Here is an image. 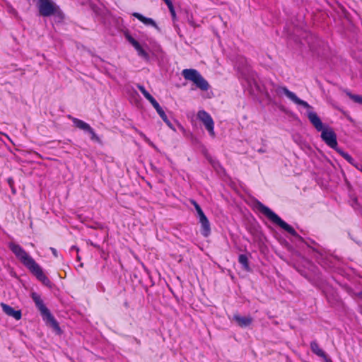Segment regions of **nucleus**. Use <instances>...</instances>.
<instances>
[{
    "label": "nucleus",
    "mask_w": 362,
    "mask_h": 362,
    "mask_svg": "<svg viewBox=\"0 0 362 362\" xmlns=\"http://www.w3.org/2000/svg\"><path fill=\"white\" fill-rule=\"evenodd\" d=\"M37 7L42 16H55L60 18H63V13L59 6L52 0H37Z\"/></svg>",
    "instance_id": "4"
},
{
    "label": "nucleus",
    "mask_w": 362,
    "mask_h": 362,
    "mask_svg": "<svg viewBox=\"0 0 362 362\" xmlns=\"http://www.w3.org/2000/svg\"><path fill=\"white\" fill-rule=\"evenodd\" d=\"M311 351L320 357H325V352L321 349L316 341L310 342Z\"/></svg>",
    "instance_id": "17"
},
{
    "label": "nucleus",
    "mask_w": 362,
    "mask_h": 362,
    "mask_svg": "<svg viewBox=\"0 0 362 362\" xmlns=\"http://www.w3.org/2000/svg\"><path fill=\"white\" fill-rule=\"evenodd\" d=\"M71 248L76 250L77 252L79 250L78 248H77L76 246H73Z\"/></svg>",
    "instance_id": "29"
},
{
    "label": "nucleus",
    "mask_w": 362,
    "mask_h": 362,
    "mask_svg": "<svg viewBox=\"0 0 362 362\" xmlns=\"http://www.w3.org/2000/svg\"><path fill=\"white\" fill-rule=\"evenodd\" d=\"M245 66H247V61H246V60H245Z\"/></svg>",
    "instance_id": "33"
},
{
    "label": "nucleus",
    "mask_w": 362,
    "mask_h": 362,
    "mask_svg": "<svg viewBox=\"0 0 362 362\" xmlns=\"http://www.w3.org/2000/svg\"><path fill=\"white\" fill-rule=\"evenodd\" d=\"M344 92L346 93V95H348L349 98H351L354 102L358 104H362V95L352 94L348 90H345Z\"/></svg>",
    "instance_id": "19"
},
{
    "label": "nucleus",
    "mask_w": 362,
    "mask_h": 362,
    "mask_svg": "<svg viewBox=\"0 0 362 362\" xmlns=\"http://www.w3.org/2000/svg\"><path fill=\"white\" fill-rule=\"evenodd\" d=\"M182 75L186 80L192 81L202 90L209 88V83L196 69H183Z\"/></svg>",
    "instance_id": "5"
},
{
    "label": "nucleus",
    "mask_w": 362,
    "mask_h": 362,
    "mask_svg": "<svg viewBox=\"0 0 362 362\" xmlns=\"http://www.w3.org/2000/svg\"><path fill=\"white\" fill-rule=\"evenodd\" d=\"M127 40L134 47L137 51L138 54L144 59L148 58V53L143 49L140 44L128 33L124 34Z\"/></svg>",
    "instance_id": "10"
},
{
    "label": "nucleus",
    "mask_w": 362,
    "mask_h": 362,
    "mask_svg": "<svg viewBox=\"0 0 362 362\" xmlns=\"http://www.w3.org/2000/svg\"><path fill=\"white\" fill-rule=\"evenodd\" d=\"M135 341H136L137 344H140V340L137 339H135Z\"/></svg>",
    "instance_id": "31"
},
{
    "label": "nucleus",
    "mask_w": 362,
    "mask_h": 362,
    "mask_svg": "<svg viewBox=\"0 0 362 362\" xmlns=\"http://www.w3.org/2000/svg\"><path fill=\"white\" fill-rule=\"evenodd\" d=\"M169 10H170V12L172 15V16L174 18L175 17V9H174V7H173V5L171 4V6H168Z\"/></svg>",
    "instance_id": "23"
},
{
    "label": "nucleus",
    "mask_w": 362,
    "mask_h": 362,
    "mask_svg": "<svg viewBox=\"0 0 362 362\" xmlns=\"http://www.w3.org/2000/svg\"><path fill=\"white\" fill-rule=\"evenodd\" d=\"M91 245H93V247H96V248H99V245H98L97 244H93V243H90Z\"/></svg>",
    "instance_id": "28"
},
{
    "label": "nucleus",
    "mask_w": 362,
    "mask_h": 362,
    "mask_svg": "<svg viewBox=\"0 0 362 362\" xmlns=\"http://www.w3.org/2000/svg\"><path fill=\"white\" fill-rule=\"evenodd\" d=\"M1 307L4 313L6 314L8 316L13 317L16 320H19L21 319L22 313L20 310H15L11 306L4 303H1Z\"/></svg>",
    "instance_id": "13"
},
{
    "label": "nucleus",
    "mask_w": 362,
    "mask_h": 362,
    "mask_svg": "<svg viewBox=\"0 0 362 362\" xmlns=\"http://www.w3.org/2000/svg\"><path fill=\"white\" fill-rule=\"evenodd\" d=\"M255 207L260 213L264 214L274 224L279 226L291 235L296 237L299 239H302V238L298 234V233L291 226H290L283 219H281L280 216H279L268 206H265L259 201H257L255 203Z\"/></svg>",
    "instance_id": "2"
},
{
    "label": "nucleus",
    "mask_w": 362,
    "mask_h": 362,
    "mask_svg": "<svg viewBox=\"0 0 362 362\" xmlns=\"http://www.w3.org/2000/svg\"><path fill=\"white\" fill-rule=\"evenodd\" d=\"M138 89L141 91L143 95L147 99L148 101H151L153 97L146 90L144 86L137 85Z\"/></svg>",
    "instance_id": "20"
},
{
    "label": "nucleus",
    "mask_w": 362,
    "mask_h": 362,
    "mask_svg": "<svg viewBox=\"0 0 362 362\" xmlns=\"http://www.w3.org/2000/svg\"><path fill=\"white\" fill-rule=\"evenodd\" d=\"M68 118L72 121L74 126L76 128L83 130L85 132H86L90 127V125L87 122L76 117H74L71 115H68Z\"/></svg>",
    "instance_id": "15"
},
{
    "label": "nucleus",
    "mask_w": 362,
    "mask_h": 362,
    "mask_svg": "<svg viewBox=\"0 0 362 362\" xmlns=\"http://www.w3.org/2000/svg\"><path fill=\"white\" fill-rule=\"evenodd\" d=\"M358 296L362 298V292L358 293Z\"/></svg>",
    "instance_id": "30"
},
{
    "label": "nucleus",
    "mask_w": 362,
    "mask_h": 362,
    "mask_svg": "<svg viewBox=\"0 0 362 362\" xmlns=\"http://www.w3.org/2000/svg\"><path fill=\"white\" fill-rule=\"evenodd\" d=\"M31 298L34 301L35 306L40 311L43 320L45 321L47 323H49L55 330L59 331L60 327L59 326L57 321L52 315L49 310L44 304V302L41 298L40 296L35 292H33L31 293Z\"/></svg>",
    "instance_id": "3"
},
{
    "label": "nucleus",
    "mask_w": 362,
    "mask_h": 362,
    "mask_svg": "<svg viewBox=\"0 0 362 362\" xmlns=\"http://www.w3.org/2000/svg\"><path fill=\"white\" fill-rule=\"evenodd\" d=\"M76 258H77V260H78V261H80V260H81V257H80V256H79V255H77V257H76Z\"/></svg>",
    "instance_id": "32"
},
{
    "label": "nucleus",
    "mask_w": 362,
    "mask_h": 362,
    "mask_svg": "<svg viewBox=\"0 0 362 362\" xmlns=\"http://www.w3.org/2000/svg\"><path fill=\"white\" fill-rule=\"evenodd\" d=\"M308 118L317 131L322 132L324 129H325L320 118L316 112L313 111L308 112Z\"/></svg>",
    "instance_id": "11"
},
{
    "label": "nucleus",
    "mask_w": 362,
    "mask_h": 362,
    "mask_svg": "<svg viewBox=\"0 0 362 362\" xmlns=\"http://www.w3.org/2000/svg\"><path fill=\"white\" fill-rule=\"evenodd\" d=\"M321 138L329 147L335 151L338 148L337 134L331 127H326L325 129L321 132Z\"/></svg>",
    "instance_id": "8"
},
{
    "label": "nucleus",
    "mask_w": 362,
    "mask_h": 362,
    "mask_svg": "<svg viewBox=\"0 0 362 362\" xmlns=\"http://www.w3.org/2000/svg\"><path fill=\"white\" fill-rule=\"evenodd\" d=\"M233 320L242 328L250 326L253 321L251 316H241L238 313L234 314Z\"/></svg>",
    "instance_id": "14"
},
{
    "label": "nucleus",
    "mask_w": 362,
    "mask_h": 362,
    "mask_svg": "<svg viewBox=\"0 0 362 362\" xmlns=\"http://www.w3.org/2000/svg\"><path fill=\"white\" fill-rule=\"evenodd\" d=\"M132 15L138 20H139L141 22H142L144 25H151L158 29L156 23L152 18L145 17L142 14L137 12L133 13Z\"/></svg>",
    "instance_id": "16"
},
{
    "label": "nucleus",
    "mask_w": 362,
    "mask_h": 362,
    "mask_svg": "<svg viewBox=\"0 0 362 362\" xmlns=\"http://www.w3.org/2000/svg\"><path fill=\"white\" fill-rule=\"evenodd\" d=\"M189 202L194 206L197 211L199 222L201 224V234L205 238L209 237L211 234V226L208 218L206 216L201 206L195 200L191 199Z\"/></svg>",
    "instance_id": "6"
},
{
    "label": "nucleus",
    "mask_w": 362,
    "mask_h": 362,
    "mask_svg": "<svg viewBox=\"0 0 362 362\" xmlns=\"http://www.w3.org/2000/svg\"><path fill=\"white\" fill-rule=\"evenodd\" d=\"M274 93L279 95L282 96L285 95L289 100L297 105H302L305 108H310V105L306 102L304 101L296 96V95L289 90L286 86H273Z\"/></svg>",
    "instance_id": "7"
},
{
    "label": "nucleus",
    "mask_w": 362,
    "mask_h": 362,
    "mask_svg": "<svg viewBox=\"0 0 362 362\" xmlns=\"http://www.w3.org/2000/svg\"><path fill=\"white\" fill-rule=\"evenodd\" d=\"M322 358H324L325 362H332L331 358H328L326 354H325V357H322Z\"/></svg>",
    "instance_id": "25"
},
{
    "label": "nucleus",
    "mask_w": 362,
    "mask_h": 362,
    "mask_svg": "<svg viewBox=\"0 0 362 362\" xmlns=\"http://www.w3.org/2000/svg\"><path fill=\"white\" fill-rule=\"evenodd\" d=\"M167 6H171V4H173L171 0H163Z\"/></svg>",
    "instance_id": "27"
},
{
    "label": "nucleus",
    "mask_w": 362,
    "mask_h": 362,
    "mask_svg": "<svg viewBox=\"0 0 362 362\" xmlns=\"http://www.w3.org/2000/svg\"><path fill=\"white\" fill-rule=\"evenodd\" d=\"M8 248L15 255L18 260L25 266L37 280L46 286L50 284L49 279L44 273L42 267L23 247L19 244L11 242L8 243Z\"/></svg>",
    "instance_id": "1"
},
{
    "label": "nucleus",
    "mask_w": 362,
    "mask_h": 362,
    "mask_svg": "<svg viewBox=\"0 0 362 362\" xmlns=\"http://www.w3.org/2000/svg\"><path fill=\"white\" fill-rule=\"evenodd\" d=\"M238 262L242 265L244 270L249 272L250 270L248 257L245 254L238 256Z\"/></svg>",
    "instance_id": "18"
},
{
    "label": "nucleus",
    "mask_w": 362,
    "mask_h": 362,
    "mask_svg": "<svg viewBox=\"0 0 362 362\" xmlns=\"http://www.w3.org/2000/svg\"><path fill=\"white\" fill-rule=\"evenodd\" d=\"M50 250L52 251V253L53 254V255L57 257V250L54 247H50Z\"/></svg>",
    "instance_id": "24"
},
{
    "label": "nucleus",
    "mask_w": 362,
    "mask_h": 362,
    "mask_svg": "<svg viewBox=\"0 0 362 362\" xmlns=\"http://www.w3.org/2000/svg\"><path fill=\"white\" fill-rule=\"evenodd\" d=\"M8 182L11 187L13 185V180L11 177L8 178Z\"/></svg>",
    "instance_id": "26"
},
{
    "label": "nucleus",
    "mask_w": 362,
    "mask_h": 362,
    "mask_svg": "<svg viewBox=\"0 0 362 362\" xmlns=\"http://www.w3.org/2000/svg\"><path fill=\"white\" fill-rule=\"evenodd\" d=\"M90 135V139L93 141L100 143V139L99 136L96 134L95 130L90 127L89 129L86 132Z\"/></svg>",
    "instance_id": "22"
},
{
    "label": "nucleus",
    "mask_w": 362,
    "mask_h": 362,
    "mask_svg": "<svg viewBox=\"0 0 362 362\" xmlns=\"http://www.w3.org/2000/svg\"><path fill=\"white\" fill-rule=\"evenodd\" d=\"M336 151L337 153H339L349 163H353V160H354L353 158L347 152H345L339 148L336 150Z\"/></svg>",
    "instance_id": "21"
},
{
    "label": "nucleus",
    "mask_w": 362,
    "mask_h": 362,
    "mask_svg": "<svg viewBox=\"0 0 362 362\" xmlns=\"http://www.w3.org/2000/svg\"><path fill=\"white\" fill-rule=\"evenodd\" d=\"M198 119L204 124L209 134L214 137V122L211 116L205 110H199L197 113Z\"/></svg>",
    "instance_id": "9"
},
{
    "label": "nucleus",
    "mask_w": 362,
    "mask_h": 362,
    "mask_svg": "<svg viewBox=\"0 0 362 362\" xmlns=\"http://www.w3.org/2000/svg\"><path fill=\"white\" fill-rule=\"evenodd\" d=\"M153 107L156 109L157 113L163 120V122L170 128H173V124L168 119L165 112L160 106L159 103L156 101V100L153 98L151 101H149Z\"/></svg>",
    "instance_id": "12"
}]
</instances>
